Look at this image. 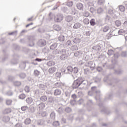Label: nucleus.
Here are the masks:
<instances>
[{"label": "nucleus", "instance_id": "c85d7f7f", "mask_svg": "<svg viewBox=\"0 0 127 127\" xmlns=\"http://www.w3.org/2000/svg\"><path fill=\"white\" fill-rule=\"evenodd\" d=\"M55 64V62H53L52 61H50L47 63V66H49V67H51V66H54Z\"/></svg>", "mask_w": 127, "mask_h": 127}, {"label": "nucleus", "instance_id": "13d9d810", "mask_svg": "<svg viewBox=\"0 0 127 127\" xmlns=\"http://www.w3.org/2000/svg\"><path fill=\"white\" fill-rule=\"evenodd\" d=\"M53 127H58L60 126V123H59V121H55L53 123Z\"/></svg>", "mask_w": 127, "mask_h": 127}, {"label": "nucleus", "instance_id": "bb28decb", "mask_svg": "<svg viewBox=\"0 0 127 127\" xmlns=\"http://www.w3.org/2000/svg\"><path fill=\"white\" fill-rule=\"evenodd\" d=\"M93 104L94 103H93V101L92 100H89L86 103V106L87 107L90 108V107H92Z\"/></svg>", "mask_w": 127, "mask_h": 127}, {"label": "nucleus", "instance_id": "72a5a7b5", "mask_svg": "<svg viewBox=\"0 0 127 127\" xmlns=\"http://www.w3.org/2000/svg\"><path fill=\"white\" fill-rule=\"evenodd\" d=\"M54 87L56 88H60L62 86V83L60 81H58L54 84Z\"/></svg>", "mask_w": 127, "mask_h": 127}, {"label": "nucleus", "instance_id": "6ab92c4d", "mask_svg": "<svg viewBox=\"0 0 127 127\" xmlns=\"http://www.w3.org/2000/svg\"><path fill=\"white\" fill-rule=\"evenodd\" d=\"M81 26H82V24L79 22L75 23L73 27L74 29H78L80 28Z\"/></svg>", "mask_w": 127, "mask_h": 127}, {"label": "nucleus", "instance_id": "5701e85b", "mask_svg": "<svg viewBox=\"0 0 127 127\" xmlns=\"http://www.w3.org/2000/svg\"><path fill=\"white\" fill-rule=\"evenodd\" d=\"M89 23H90V25H91V26H95V25H97L96 20H95L94 18L91 19L89 21Z\"/></svg>", "mask_w": 127, "mask_h": 127}, {"label": "nucleus", "instance_id": "58836bf2", "mask_svg": "<svg viewBox=\"0 0 127 127\" xmlns=\"http://www.w3.org/2000/svg\"><path fill=\"white\" fill-rule=\"evenodd\" d=\"M10 119L8 117V116H4L2 119L3 122H4V123H7L9 122V120Z\"/></svg>", "mask_w": 127, "mask_h": 127}, {"label": "nucleus", "instance_id": "a18cd8bd", "mask_svg": "<svg viewBox=\"0 0 127 127\" xmlns=\"http://www.w3.org/2000/svg\"><path fill=\"white\" fill-rule=\"evenodd\" d=\"M3 52L4 53V58L2 59V61L3 62L4 61H5L6 59H7V54H5V51L4 50H3Z\"/></svg>", "mask_w": 127, "mask_h": 127}, {"label": "nucleus", "instance_id": "338daca9", "mask_svg": "<svg viewBox=\"0 0 127 127\" xmlns=\"http://www.w3.org/2000/svg\"><path fill=\"white\" fill-rule=\"evenodd\" d=\"M113 53H114V50H109L108 52L107 53V54H108V55H109V56H111L113 55Z\"/></svg>", "mask_w": 127, "mask_h": 127}, {"label": "nucleus", "instance_id": "6e6552de", "mask_svg": "<svg viewBox=\"0 0 127 127\" xmlns=\"http://www.w3.org/2000/svg\"><path fill=\"white\" fill-rule=\"evenodd\" d=\"M27 42L29 43V46L32 47L34 46V43H33V37L31 36H29L27 38Z\"/></svg>", "mask_w": 127, "mask_h": 127}, {"label": "nucleus", "instance_id": "79ce46f5", "mask_svg": "<svg viewBox=\"0 0 127 127\" xmlns=\"http://www.w3.org/2000/svg\"><path fill=\"white\" fill-rule=\"evenodd\" d=\"M58 40L59 41H60L61 42H62L65 40V36L63 35L60 36L58 37Z\"/></svg>", "mask_w": 127, "mask_h": 127}, {"label": "nucleus", "instance_id": "603ef678", "mask_svg": "<svg viewBox=\"0 0 127 127\" xmlns=\"http://www.w3.org/2000/svg\"><path fill=\"white\" fill-rule=\"evenodd\" d=\"M72 72H73L74 74H77V73H78V72H79V68H78V67H74L73 68V71Z\"/></svg>", "mask_w": 127, "mask_h": 127}, {"label": "nucleus", "instance_id": "0eeeda50", "mask_svg": "<svg viewBox=\"0 0 127 127\" xmlns=\"http://www.w3.org/2000/svg\"><path fill=\"white\" fill-rule=\"evenodd\" d=\"M71 40L75 44H78L81 42V39L74 37L73 34L71 35Z\"/></svg>", "mask_w": 127, "mask_h": 127}, {"label": "nucleus", "instance_id": "412c9836", "mask_svg": "<svg viewBox=\"0 0 127 127\" xmlns=\"http://www.w3.org/2000/svg\"><path fill=\"white\" fill-rule=\"evenodd\" d=\"M54 101V97L52 96H49L48 98H47V102L49 104H51V103H53Z\"/></svg>", "mask_w": 127, "mask_h": 127}, {"label": "nucleus", "instance_id": "2eb2a0df", "mask_svg": "<svg viewBox=\"0 0 127 127\" xmlns=\"http://www.w3.org/2000/svg\"><path fill=\"white\" fill-rule=\"evenodd\" d=\"M76 7L79 10H83L84 9V5L82 3H78L76 4Z\"/></svg>", "mask_w": 127, "mask_h": 127}, {"label": "nucleus", "instance_id": "4c0bfd02", "mask_svg": "<svg viewBox=\"0 0 127 127\" xmlns=\"http://www.w3.org/2000/svg\"><path fill=\"white\" fill-rule=\"evenodd\" d=\"M11 113V109L10 108H6L3 111V114L6 115V114H9Z\"/></svg>", "mask_w": 127, "mask_h": 127}, {"label": "nucleus", "instance_id": "4468645a", "mask_svg": "<svg viewBox=\"0 0 127 127\" xmlns=\"http://www.w3.org/2000/svg\"><path fill=\"white\" fill-rule=\"evenodd\" d=\"M62 93V91H61V90L59 89H56L54 91V96H60Z\"/></svg>", "mask_w": 127, "mask_h": 127}, {"label": "nucleus", "instance_id": "a19ab883", "mask_svg": "<svg viewBox=\"0 0 127 127\" xmlns=\"http://www.w3.org/2000/svg\"><path fill=\"white\" fill-rule=\"evenodd\" d=\"M40 110H41L42 109H44L45 108V104L43 102H41L39 106L38 107Z\"/></svg>", "mask_w": 127, "mask_h": 127}, {"label": "nucleus", "instance_id": "37998d69", "mask_svg": "<svg viewBox=\"0 0 127 127\" xmlns=\"http://www.w3.org/2000/svg\"><path fill=\"white\" fill-rule=\"evenodd\" d=\"M105 19L106 22H111V16H110L109 15H106Z\"/></svg>", "mask_w": 127, "mask_h": 127}, {"label": "nucleus", "instance_id": "3c124183", "mask_svg": "<svg viewBox=\"0 0 127 127\" xmlns=\"http://www.w3.org/2000/svg\"><path fill=\"white\" fill-rule=\"evenodd\" d=\"M83 23L88 25V24L90 23V20H89V19H88V18H85L83 20Z\"/></svg>", "mask_w": 127, "mask_h": 127}, {"label": "nucleus", "instance_id": "6e6d98bb", "mask_svg": "<svg viewBox=\"0 0 127 127\" xmlns=\"http://www.w3.org/2000/svg\"><path fill=\"white\" fill-rule=\"evenodd\" d=\"M66 45L68 47H70L71 46H72V41H71V40L67 41Z\"/></svg>", "mask_w": 127, "mask_h": 127}, {"label": "nucleus", "instance_id": "39448f33", "mask_svg": "<svg viewBox=\"0 0 127 127\" xmlns=\"http://www.w3.org/2000/svg\"><path fill=\"white\" fill-rule=\"evenodd\" d=\"M64 16L61 13H58L57 16H55V22H61L63 20Z\"/></svg>", "mask_w": 127, "mask_h": 127}, {"label": "nucleus", "instance_id": "0e129e2a", "mask_svg": "<svg viewBox=\"0 0 127 127\" xmlns=\"http://www.w3.org/2000/svg\"><path fill=\"white\" fill-rule=\"evenodd\" d=\"M83 15L86 17H88L90 16V13L87 11H84L83 12Z\"/></svg>", "mask_w": 127, "mask_h": 127}, {"label": "nucleus", "instance_id": "864d4df0", "mask_svg": "<svg viewBox=\"0 0 127 127\" xmlns=\"http://www.w3.org/2000/svg\"><path fill=\"white\" fill-rule=\"evenodd\" d=\"M53 54L54 55H57V54H60V50L56 49L53 52Z\"/></svg>", "mask_w": 127, "mask_h": 127}, {"label": "nucleus", "instance_id": "a211bd4d", "mask_svg": "<svg viewBox=\"0 0 127 127\" xmlns=\"http://www.w3.org/2000/svg\"><path fill=\"white\" fill-rule=\"evenodd\" d=\"M113 92H111L110 93H108L105 99V101H107V100H112L113 98Z\"/></svg>", "mask_w": 127, "mask_h": 127}, {"label": "nucleus", "instance_id": "473e14b6", "mask_svg": "<svg viewBox=\"0 0 127 127\" xmlns=\"http://www.w3.org/2000/svg\"><path fill=\"white\" fill-rule=\"evenodd\" d=\"M13 85L15 87H19L21 86V82L18 81H14Z\"/></svg>", "mask_w": 127, "mask_h": 127}, {"label": "nucleus", "instance_id": "de8ad7c7", "mask_svg": "<svg viewBox=\"0 0 127 127\" xmlns=\"http://www.w3.org/2000/svg\"><path fill=\"white\" fill-rule=\"evenodd\" d=\"M19 77L20 78V79H24V78L26 77V74L23 72H22L19 74Z\"/></svg>", "mask_w": 127, "mask_h": 127}, {"label": "nucleus", "instance_id": "4be33fe9", "mask_svg": "<svg viewBox=\"0 0 127 127\" xmlns=\"http://www.w3.org/2000/svg\"><path fill=\"white\" fill-rule=\"evenodd\" d=\"M57 68L55 67H52L49 69V72L50 74H53V73H55L56 72Z\"/></svg>", "mask_w": 127, "mask_h": 127}, {"label": "nucleus", "instance_id": "9d476101", "mask_svg": "<svg viewBox=\"0 0 127 127\" xmlns=\"http://www.w3.org/2000/svg\"><path fill=\"white\" fill-rule=\"evenodd\" d=\"M69 50H67L66 49H63L60 50V54L61 55H69Z\"/></svg>", "mask_w": 127, "mask_h": 127}, {"label": "nucleus", "instance_id": "2f4dec72", "mask_svg": "<svg viewBox=\"0 0 127 127\" xmlns=\"http://www.w3.org/2000/svg\"><path fill=\"white\" fill-rule=\"evenodd\" d=\"M19 67L21 69H25V67H26V62H23L21 63L19 65Z\"/></svg>", "mask_w": 127, "mask_h": 127}, {"label": "nucleus", "instance_id": "f257e3e1", "mask_svg": "<svg viewBox=\"0 0 127 127\" xmlns=\"http://www.w3.org/2000/svg\"><path fill=\"white\" fill-rule=\"evenodd\" d=\"M81 85H83L84 87H87L88 85V81L85 80V78L82 77H79L77 79L74 80L72 87V89H78Z\"/></svg>", "mask_w": 127, "mask_h": 127}, {"label": "nucleus", "instance_id": "680f3d73", "mask_svg": "<svg viewBox=\"0 0 127 127\" xmlns=\"http://www.w3.org/2000/svg\"><path fill=\"white\" fill-rule=\"evenodd\" d=\"M13 48L14 49H15V50H19V46L17 45V44H13Z\"/></svg>", "mask_w": 127, "mask_h": 127}, {"label": "nucleus", "instance_id": "a878e982", "mask_svg": "<svg viewBox=\"0 0 127 127\" xmlns=\"http://www.w3.org/2000/svg\"><path fill=\"white\" fill-rule=\"evenodd\" d=\"M40 100L41 102H47V96L46 95H43L40 97Z\"/></svg>", "mask_w": 127, "mask_h": 127}, {"label": "nucleus", "instance_id": "7ed1b4c3", "mask_svg": "<svg viewBox=\"0 0 127 127\" xmlns=\"http://www.w3.org/2000/svg\"><path fill=\"white\" fill-rule=\"evenodd\" d=\"M103 48V44H98L92 47L93 52H96V53H99L102 51Z\"/></svg>", "mask_w": 127, "mask_h": 127}, {"label": "nucleus", "instance_id": "8fccbe9b", "mask_svg": "<svg viewBox=\"0 0 127 127\" xmlns=\"http://www.w3.org/2000/svg\"><path fill=\"white\" fill-rule=\"evenodd\" d=\"M121 55L122 57L126 58L127 57V51H123L121 53Z\"/></svg>", "mask_w": 127, "mask_h": 127}, {"label": "nucleus", "instance_id": "f8f14e48", "mask_svg": "<svg viewBox=\"0 0 127 127\" xmlns=\"http://www.w3.org/2000/svg\"><path fill=\"white\" fill-rule=\"evenodd\" d=\"M101 80L102 79L98 76L93 77V80L94 81V83L96 84H100Z\"/></svg>", "mask_w": 127, "mask_h": 127}, {"label": "nucleus", "instance_id": "5fc2aeb1", "mask_svg": "<svg viewBox=\"0 0 127 127\" xmlns=\"http://www.w3.org/2000/svg\"><path fill=\"white\" fill-rule=\"evenodd\" d=\"M73 2L72 1H69L67 2L66 5L67 6H68L69 7H71L73 6Z\"/></svg>", "mask_w": 127, "mask_h": 127}, {"label": "nucleus", "instance_id": "423d86ee", "mask_svg": "<svg viewBox=\"0 0 127 127\" xmlns=\"http://www.w3.org/2000/svg\"><path fill=\"white\" fill-rule=\"evenodd\" d=\"M13 59L11 61V64H13V65H15V64H17L18 63V61H17V59L19 56L17 55V54H14L12 56Z\"/></svg>", "mask_w": 127, "mask_h": 127}, {"label": "nucleus", "instance_id": "c9c22d12", "mask_svg": "<svg viewBox=\"0 0 127 127\" xmlns=\"http://www.w3.org/2000/svg\"><path fill=\"white\" fill-rule=\"evenodd\" d=\"M38 87L40 90H45V89L47 88L46 85L43 84H39Z\"/></svg>", "mask_w": 127, "mask_h": 127}, {"label": "nucleus", "instance_id": "49530a36", "mask_svg": "<svg viewBox=\"0 0 127 127\" xmlns=\"http://www.w3.org/2000/svg\"><path fill=\"white\" fill-rule=\"evenodd\" d=\"M44 124V121L43 120L40 119L37 121L38 126H42Z\"/></svg>", "mask_w": 127, "mask_h": 127}, {"label": "nucleus", "instance_id": "c03bdc74", "mask_svg": "<svg viewBox=\"0 0 127 127\" xmlns=\"http://www.w3.org/2000/svg\"><path fill=\"white\" fill-rule=\"evenodd\" d=\"M34 75L35 77H38V76L40 75V71H38V70L35 69L34 71Z\"/></svg>", "mask_w": 127, "mask_h": 127}, {"label": "nucleus", "instance_id": "1a4fd4ad", "mask_svg": "<svg viewBox=\"0 0 127 127\" xmlns=\"http://www.w3.org/2000/svg\"><path fill=\"white\" fill-rule=\"evenodd\" d=\"M46 41H45V40L40 39L37 42V45L40 47H43V46H45V45H46Z\"/></svg>", "mask_w": 127, "mask_h": 127}, {"label": "nucleus", "instance_id": "69168bd1", "mask_svg": "<svg viewBox=\"0 0 127 127\" xmlns=\"http://www.w3.org/2000/svg\"><path fill=\"white\" fill-rule=\"evenodd\" d=\"M24 90L27 93H29V92H30V87H29L28 86H26Z\"/></svg>", "mask_w": 127, "mask_h": 127}, {"label": "nucleus", "instance_id": "f3484780", "mask_svg": "<svg viewBox=\"0 0 127 127\" xmlns=\"http://www.w3.org/2000/svg\"><path fill=\"white\" fill-rule=\"evenodd\" d=\"M73 19V16H72L71 15H69L65 17V20L66 21H67V22H71V21H72Z\"/></svg>", "mask_w": 127, "mask_h": 127}, {"label": "nucleus", "instance_id": "ddd939ff", "mask_svg": "<svg viewBox=\"0 0 127 127\" xmlns=\"http://www.w3.org/2000/svg\"><path fill=\"white\" fill-rule=\"evenodd\" d=\"M69 13L70 14H72V15H76L78 13V12L76 8L72 7L71 8Z\"/></svg>", "mask_w": 127, "mask_h": 127}, {"label": "nucleus", "instance_id": "f03ea898", "mask_svg": "<svg viewBox=\"0 0 127 127\" xmlns=\"http://www.w3.org/2000/svg\"><path fill=\"white\" fill-rule=\"evenodd\" d=\"M61 72L63 74H71L73 72V67L70 65L66 67H63L61 69Z\"/></svg>", "mask_w": 127, "mask_h": 127}, {"label": "nucleus", "instance_id": "bf43d9fd", "mask_svg": "<svg viewBox=\"0 0 127 127\" xmlns=\"http://www.w3.org/2000/svg\"><path fill=\"white\" fill-rule=\"evenodd\" d=\"M84 103H85V100L82 98L80 99L78 101V104L79 105H83V104H84Z\"/></svg>", "mask_w": 127, "mask_h": 127}, {"label": "nucleus", "instance_id": "ea45409f", "mask_svg": "<svg viewBox=\"0 0 127 127\" xmlns=\"http://www.w3.org/2000/svg\"><path fill=\"white\" fill-rule=\"evenodd\" d=\"M71 50L72 51H76L78 50V46L74 45L71 46Z\"/></svg>", "mask_w": 127, "mask_h": 127}, {"label": "nucleus", "instance_id": "e433bc0d", "mask_svg": "<svg viewBox=\"0 0 127 127\" xmlns=\"http://www.w3.org/2000/svg\"><path fill=\"white\" fill-rule=\"evenodd\" d=\"M26 102L27 104H32V102H33V99L31 97H28L26 99Z\"/></svg>", "mask_w": 127, "mask_h": 127}, {"label": "nucleus", "instance_id": "774afa93", "mask_svg": "<svg viewBox=\"0 0 127 127\" xmlns=\"http://www.w3.org/2000/svg\"><path fill=\"white\" fill-rule=\"evenodd\" d=\"M65 111L66 113H70V112H71L72 111V109L70 107H66L65 109Z\"/></svg>", "mask_w": 127, "mask_h": 127}, {"label": "nucleus", "instance_id": "20e7f679", "mask_svg": "<svg viewBox=\"0 0 127 127\" xmlns=\"http://www.w3.org/2000/svg\"><path fill=\"white\" fill-rule=\"evenodd\" d=\"M99 108L101 109V112L102 114H106V115H110V111L107 110V108L105 107V106H104V104H103V103H100L99 104Z\"/></svg>", "mask_w": 127, "mask_h": 127}, {"label": "nucleus", "instance_id": "7c9ffc66", "mask_svg": "<svg viewBox=\"0 0 127 127\" xmlns=\"http://www.w3.org/2000/svg\"><path fill=\"white\" fill-rule=\"evenodd\" d=\"M54 30H56V31H59L61 30V27L58 25H54L53 26Z\"/></svg>", "mask_w": 127, "mask_h": 127}, {"label": "nucleus", "instance_id": "393cba45", "mask_svg": "<svg viewBox=\"0 0 127 127\" xmlns=\"http://www.w3.org/2000/svg\"><path fill=\"white\" fill-rule=\"evenodd\" d=\"M50 117L51 120H53L54 121V120H55V118H56V113H55L54 111L52 112L50 114Z\"/></svg>", "mask_w": 127, "mask_h": 127}, {"label": "nucleus", "instance_id": "e2e57ef3", "mask_svg": "<svg viewBox=\"0 0 127 127\" xmlns=\"http://www.w3.org/2000/svg\"><path fill=\"white\" fill-rule=\"evenodd\" d=\"M115 24L117 27H119V26H121L122 23H121V21L117 20L115 21Z\"/></svg>", "mask_w": 127, "mask_h": 127}, {"label": "nucleus", "instance_id": "aec40b11", "mask_svg": "<svg viewBox=\"0 0 127 127\" xmlns=\"http://www.w3.org/2000/svg\"><path fill=\"white\" fill-rule=\"evenodd\" d=\"M83 55L82 51H76L74 53V55L75 57H80Z\"/></svg>", "mask_w": 127, "mask_h": 127}, {"label": "nucleus", "instance_id": "b1692460", "mask_svg": "<svg viewBox=\"0 0 127 127\" xmlns=\"http://www.w3.org/2000/svg\"><path fill=\"white\" fill-rule=\"evenodd\" d=\"M103 12H104V9L103 8H102L101 7H100L97 8V13H98V14H102L103 13Z\"/></svg>", "mask_w": 127, "mask_h": 127}, {"label": "nucleus", "instance_id": "4d7b16f0", "mask_svg": "<svg viewBox=\"0 0 127 127\" xmlns=\"http://www.w3.org/2000/svg\"><path fill=\"white\" fill-rule=\"evenodd\" d=\"M123 73V70L122 69H118L115 70V74H117V75H120V74H122Z\"/></svg>", "mask_w": 127, "mask_h": 127}, {"label": "nucleus", "instance_id": "cd10ccee", "mask_svg": "<svg viewBox=\"0 0 127 127\" xmlns=\"http://www.w3.org/2000/svg\"><path fill=\"white\" fill-rule=\"evenodd\" d=\"M109 30H110V26H109V25H106L102 27V31L103 32H108Z\"/></svg>", "mask_w": 127, "mask_h": 127}, {"label": "nucleus", "instance_id": "09e8293b", "mask_svg": "<svg viewBox=\"0 0 127 127\" xmlns=\"http://www.w3.org/2000/svg\"><path fill=\"white\" fill-rule=\"evenodd\" d=\"M31 123V120L29 118H27L24 121V123L25 125H29Z\"/></svg>", "mask_w": 127, "mask_h": 127}, {"label": "nucleus", "instance_id": "dca6fc26", "mask_svg": "<svg viewBox=\"0 0 127 127\" xmlns=\"http://www.w3.org/2000/svg\"><path fill=\"white\" fill-rule=\"evenodd\" d=\"M57 46H58V44L57 43H54L50 46V48L51 50H54V49L57 48Z\"/></svg>", "mask_w": 127, "mask_h": 127}, {"label": "nucleus", "instance_id": "c756f323", "mask_svg": "<svg viewBox=\"0 0 127 127\" xmlns=\"http://www.w3.org/2000/svg\"><path fill=\"white\" fill-rule=\"evenodd\" d=\"M91 91L93 92L95 94H98V93H100V91H97V86H92L91 89Z\"/></svg>", "mask_w": 127, "mask_h": 127}, {"label": "nucleus", "instance_id": "9b49d317", "mask_svg": "<svg viewBox=\"0 0 127 127\" xmlns=\"http://www.w3.org/2000/svg\"><path fill=\"white\" fill-rule=\"evenodd\" d=\"M86 64H87V67H90L91 70H94V67H95V63H93V62L92 61H89L87 62Z\"/></svg>", "mask_w": 127, "mask_h": 127}, {"label": "nucleus", "instance_id": "f704fd0d", "mask_svg": "<svg viewBox=\"0 0 127 127\" xmlns=\"http://www.w3.org/2000/svg\"><path fill=\"white\" fill-rule=\"evenodd\" d=\"M68 55H62L60 57V59H61V60H66V59L68 58Z\"/></svg>", "mask_w": 127, "mask_h": 127}, {"label": "nucleus", "instance_id": "052dcab7", "mask_svg": "<svg viewBox=\"0 0 127 127\" xmlns=\"http://www.w3.org/2000/svg\"><path fill=\"white\" fill-rule=\"evenodd\" d=\"M11 103H12V100L10 99H7L6 100V104L7 106H10V105H11Z\"/></svg>", "mask_w": 127, "mask_h": 127}]
</instances>
